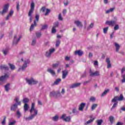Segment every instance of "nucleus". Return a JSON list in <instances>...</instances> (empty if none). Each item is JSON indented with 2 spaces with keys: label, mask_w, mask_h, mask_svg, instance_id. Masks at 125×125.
Returning a JSON list of instances; mask_svg holds the SVG:
<instances>
[{
  "label": "nucleus",
  "mask_w": 125,
  "mask_h": 125,
  "mask_svg": "<svg viewBox=\"0 0 125 125\" xmlns=\"http://www.w3.org/2000/svg\"><path fill=\"white\" fill-rule=\"evenodd\" d=\"M41 36H42V33H41L40 32L36 33V37L37 38H40V37H41Z\"/></svg>",
  "instance_id": "obj_52"
},
{
  "label": "nucleus",
  "mask_w": 125,
  "mask_h": 125,
  "mask_svg": "<svg viewBox=\"0 0 125 125\" xmlns=\"http://www.w3.org/2000/svg\"><path fill=\"white\" fill-rule=\"evenodd\" d=\"M68 70H65L62 71V78L63 79H65L66 77H67V76H68Z\"/></svg>",
  "instance_id": "obj_16"
},
{
  "label": "nucleus",
  "mask_w": 125,
  "mask_h": 125,
  "mask_svg": "<svg viewBox=\"0 0 125 125\" xmlns=\"http://www.w3.org/2000/svg\"><path fill=\"white\" fill-rule=\"evenodd\" d=\"M50 12V10L49 9H46V13L44 14V15L46 16V15H48V13Z\"/></svg>",
  "instance_id": "obj_47"
},
{
  "label": "nucleus",
  "mask_w": 125,
  "mask_h": 125,
  "mask_svg": "<svg viewBox=\"0 0 125 125\" xmlns=\"http://www.w3.org/2000/svg\"><path fill=\"white\" fill-rule=\"evenodd\" d=\"M82 84L81 83H75L69 86L70 88H75L76 87H79L80 85Z\"/></svg>",
  "instance_id": "obj_15"
},
{
  "label": "nucleus",
  "mask_w": 125,
  "mask_h": 125,
  "mask_svg": "<svg viewBox=\"0 0 125 125\" xmlns=\"http://www.w3.org/2000/svg\"><path fill=\"white\" fill-rule=\"evenodd\" d=\"M59 66V63H56L55 64H53L52 65L53 69H55V68H57Z\"/></svg>",
  "instance_id": "obj_40"
},
{
  "label": "nucleus",
  "mask_w": 125,
  "mask_h": 125,
  "mask_svg": "<svg viewBox=\"0 0 125 125\" xmlns=\"http://www.w3.org/2000/svg\"><path fill=\"white\" fill-rule=\"evenodd\" d=\"M114 30L115 31H117V30H119V25H116L115 26H114Z\"/></svg>",
  "instance_id": "obj_55"
},
{
  "label": "nucleus",
  "mask_w": 125,
  "mask_h": 125,
  "mask_svg": "<svg viewBox=\"0 0 125 125\" xmlns=\"http://www.w3.org/2000/svg\"><path fill=\"white\" fill-rule=\"evenodd\" d=\"M13 13H14L13 10H11L10 11L9 14L6 18V20H8V19H9V17H11V16H12V15H13Z\"/></svg>",
  "instance_id": "obj_22"
},
{
  "label": "nucleus",
  "mask_w": 125,
  "mask_h": 125,
  "mask_svg": "<svg viewBox=\"0 0 125 125\" xmlns=\"http://www.w3.org/2000/svg\"><path fill=\"white\" fill-rule=\"evenodd\" d=\"M23 103H25V104H27L28 102H29V99L27 98H24L23 100Z\"/></svg>",
  "instance_id": "obj_39"
},
{
  "label": "nucleus",
  "mask_w": 125,
  "mask_h": 125,
  "mask_svg": "<svg viewBox=\"0 0 125 125\" xmlns=\"http://www.w3.org/2000/svg\"><path fill=\"white\" fill-rule=\"evenodd\" d=\"M61 119L64 120L65 122H70L71 121V117L69 116L66 117V115L63 114L61 117Z\"/></svg>",
  "instance_id": "obj_12"
},
{
  "label": "nucleus",
  "mask_w": 125,
  "mask_h": 125,
  "mask_svg": "<svg viewBox=\"0 0 125 125\" xmlns=\"http://www.w3.org/2000/svg\"><path fill=\"white\" fill-rule=\"evenodd\" d=\"M70 58H71V57L68 56H66L65 57V60H66V61H69V60H70Z\"/></svg>",
  "instance_id": "obj_57"
},
{
  "label": "nucleus",
  "mask_w": 125,
  "mask_h": 125,
  "mask_svg": "<svg viewBox=\"0 0 125 125\" xmlns=\"http://www.w3.org/2000/svg\"><path fill=\"white\" fill-rule=\"evenodd\" d=\"M35 18L37 21H39V19L40 18V16H39V15H37L35 17Z\"/></svg>",
  "instance_id": "obj_59"
},
{
  "label": "nucleus",
  "mask_w": 125,
  "mask_h": 125,
  "mask_svg": "<svg viewBox=\"0 0 125 125\" xmlns=\"http://www.w3.org/2000/svg\"><path fill=\"white\" fill-rule=\"evenodd\" d=\"M54 33H56V29L55 26H53L52 29V33L54 34Z\"/></svg>",
  "instance_id": "obj_45"
},
{
  "label": "nucleus",
  "mask_w": 125,
  "mask_h": 125,
  "mask_svg": "<svg viewBox=\"0 0 125 125\" xmlns=\"http://www.w3.org/2000/svg\"><path fill=\"white\" fill-rule=\"evenodd\" d=\"M29 63H30V60H26L23 61V64L21 67L19 68V69L18 70V72L20 71H24V70H25L26 68L28 67V64H29Z\"/></svg>",
  "instance_id": "obj_4"
},
{
  "label": "nucleus",
  "mask_w": 125,
  "mask_h": 125,
  "mask_svg": "<svg viewBox=\"0 0 125 125\" xmlns=\"http://www.w3.org/2000/svg\"><path fill=\"white\" fill-rule=\"evenodd\" d=\"M100 75V74L99 73V71H96L95 72H92V71H91V69H90V76L91 77H97Z\"/></svg>",
  "instance_id": "obj_14"
},
{
  "label": "nucleus",
  "mask_w": 125,
  "mask_h": 125,
  "mask_svg": "<svg viewBox=\"0 0 125 125\" xmlns=\"http://www.w3.org/2000/svg\"><path fill=\"white\" fill-rule=\"evenodd\" d=\"M116 125H123V123L121 122H118Z\"/></svg>",
  "instance_id": "obj_64"
},
{
  "label": "nucleus",
  "mask_w": 125,
  "mask_h": 125,
  "mask_svg": "<svg viewBox=\"0 0 125 125\" xmlns=\"http://www.w3.org/2000/svg\"><path fill=\"white\" fill-rule=\"evenodd\" d=\"M45 10H46V9L45 8V7H42V12H44V11H45Z\"/></svg>",
  "instance_id": "obj_60"
},
{
  "label": "nucleus",
  "mask_w": 125,
  "mask_h": 125,
  "mask_svg": "<svg viewBox=\"0 0 125 125\" xmlns=\"http://www.w3.org/2000/svg\"><path fill=\"white\" fill-rule=\"evenodd\" d=\"M54 51H55V49L54 48H50L48 51L46 52L45 56L46 57H49V56H50L51 54L54 52Z\"/></svg>",
  "instance_id": "obj_10"
},
{
  "label": "nucleus",
  "mask_w": 125,
  "mask_h": 125,
  "mask_svg": "<svg viewBox=\"0 0 125 125\" xmlns=\"http://www.w3.org/2000/svg\"><path fill=\"white\" fill-rule=\"evenodd\" d=\"M21 39V36H17V35L15 36L14 38V41L13 42V45H16V44H17L19 42V41H20Z\"/></svg>",
  "instance_id": "obj_7"
},
{
  "label": "nucleus",
  "mask_w": 125,
  "mask_h": 125,
  "mask_svg": "<svg viewBox=\"0 0 125 125\" xmlns=\"http://www.w3.org/2000/svg\"><path fill=\"white\" fill-rule=\"evenodd\" d=\"M26 83H28V84H37V83H38V81H36L35 79H33V78L29 79L26 78Z\"/></svg>",
  "instance_id": "obj_5"
},
{
  "label": "nucleus",
  "mask_w": 125,
  "mask_h": 125,
  "mask_svg": "<svg viewBox=\"0 0 125 125\" xmlns=\"http://www.w3.org/2000/svg\"><path fill=\"white\" fill-rule=\"evenodd\" d=\"M105 24L106 25H108L109 26H115L116 24H117V21H106Z\"/></svg>",
  "instance_id": "obj_13"
},
{
  "label": "nucleus",
  "mask_w": 125,
  "mask_h": 125,
  "mask_svg": "<svg viewBox=\"0 0 125 125\" xmlns=\"http://www.w3.org/2000/svg\"><path fill=\"white\" fill-rule=\"evenodd\" d=\"M58 115H56L55 116L52 118V120L53 121H54V122H57V121H58Z\"/></svg>",
  "instance_id": "obj_36"
},
{
  "label": "nucleus",
  "mask_w": 125,
  "mask_h": 125,
  "mask_svg": "<svg viewBox=\"0 0 125 125\" xmlns=\"http://www.w3.org/2000/svg\"><path fill=\"white\" fill-rule=\"evenodd\" d=\"M8 77H9V75L8 74H5L4 76H2L0 77V84H1L0 83H3L5 81H6L7 79H8Z\"/></svg>",
  "instance_id": "obj_8"
},
{
  "label": "nucleus",
  "mask_w": 125,
  "mask_h": 125,
  "mask_svg": "<svg viewBox=\"0 0 125 125\" xmlns=\"http://www.w3.org/2000/svg\"><path fill=\"white\" fill-rule=\"evenodd\" d=\"M45 29H47V25L45 24L42 26V30H45Z\"/></svg>",
  "instance_id": "obj_50"
},
{
  "label": "nucleus",
  "mask_w": 125,
  "mask_h": 125,
  "mask_svg": "<svg viewBox=\"0 0 125 125\" xmlns=\"http://www.w3.org/2000/svg\"><path fill=\"white\" fill-rule=\"evenodd\" d=\"M9 8V4H6L4 5L2 11L0 12V14H1L2 15L5 14V13L7 12Z\"/></svg>",
  "instance_id": "obj_6"
},
{
  "label": "nucleus",
  "mask_w": 125,
  "mask_h": 125,
  "mask_svg": "<svg viewBox=\"0 0 125 125\" xmlns=\"http://www.w3.org/2000/svg\"><path fill=\"white\" fill-rule=\"evenodd\" d=\"M94 120H95V118L94 117L92 119H91L89 121H87L85 123V125H89V124H91V123H92V122H93Z\"/></svg>",
  "instance_id": "obj_26"
},
{
  "label": "nucleus",
  "mask_w": 125,
  "mask_h": 125,
  "mask_svg": "<svg viewBox=\"0 0 125 125\" xmlns=\"http://www.w3.org/2000/svg\"><path fill=\"white\" fill-rule=\"evenodd\" d=\"M115 46L116 47V50L117 52L119 51V50L120 49V45L117 43H115Z\"/></svg>",
  "instance_id": "obj_32"
},
{
  "label": "nucleus",
  "mask_w": 125,
  "mask_h": 125,
  "mask_svg": "<svg viewBox=\"0 0 125 125\" xmlns=\"http://www.w3.org/2000/svg\"><path fill=\"white\" fill-rule=\"evenodd\" d=\"M6 117L4 116L3 120L2 122H1V125H5V121H6Z\"/></svg>",
  "instance_id": "obj_44"
},
{
  "label": "nucleus",
  "mask_w": 125,
  "mask_h": 125,
  "mask_svg": "<svg viewBox=\"0 0 125 125\" xmlns=\"http://www.w3.org/2000/svg\"><path fill=\"white\" fill-rule=\"evenodd\" d=\"M97 125H102V123H103V120H99L97 121Z\"/></svg>",
  "instance_id": "obj_42"
},
{
  "label": "nucleus",
  "mask_w": 125,
  "mask_h": 125,
  "mask_svg": "<svg viewBox=\"0 0 125 125\" xmlns=\"http://www.w3.org/2000/svg\"><path fill=\"white\" fill-rule=\"evenodd\" d=\"M23 62V58H21V60H20V59H19V60H18V63H20V62Z\"/></svg>",
  "instance_id": "obj_61"
},
{
  "label": "nucleus",
  "mask_w": 125,
  "mask_h": 125,
  "mask_svg": "<svg viewBox=\"0 0 125 125\" xmlns=\"http://www.w3.org/2000/svg\"><path fill=\"white\" fill-rule=\"evenodd\" d=\"M106 62L107 64V68L109 69V68H111V62L110 61V59L109 58H106Z\"/></svg>",
  "instance_id": "obj_18"
},
{
  "label": "nucleus",
  "mask_w": 125,
  "mask_h": 125,
  "mask_svg": "<svg viewBox=\"0 0 125 125\" xmlns=\"http://www.w3.org/2000/svg\"><path fill=\"white\" fill-rule=\"evenodd\" d=\"M47 71L48 73H50V74H51L52 76H54L55 75V71L52 69L51 68H49L47 69Z\"/></svg>",
  "instance_id": "obj_17"
},
{
  "label": "nucleus",
  "mask_w": 125,
  "mask_h": 125,
  "mask_svg": "<svg viewBox=\"0 0 125 125\" xmlns=\"http://www.w3.org/2000/svg\"><path fill=\"white\" fill-rule=\"evenodd\" d=\"M29 109V105L27 104H25L24 105V112H27L28 111V109Z\"/></svg>",
  "instance_id": "obj_28"
},
{
  "label": "nucleus",
  "mask_w": 125,
  "mask_h": 125,
  "mask_svg": "<svg viewBox=\"0 0 125 125\" xmlns=\"http://www.w3.org/2000/svg\"><path fill=\"white\" fill-rule=\"evenodd\" d=\"M90 83V81H85L83 83V84L85 85V84H87V83Z\"/></svg>",
  "instance_id": "obj_62"
},
{
  "label": "nucleus",
  "mask_w": 125,
  "mask_h": 125,
  "mask_svg": "<svg viewBox=\"0 0 125 125\" xmlns=\"http://www.w3.org/2000/svg\"><path fill=\"white\" fill-rule=\"evenodd\" d=\"M117 104H118L117 103H114V104H113V105L112 106V107L111 108V110H113V109H114V108H115V107H117Z\"/></svg>",
  "instance_id": "obj_53"
},
{
  "label": "nucleus",
  "mask_w": 125,
  "mask_h": 125,
  "mask_svg": "<svg viewBox=\"0 0 125 125\" xmlns=\"http://www.w3.org/2000/svg\"><path fill=\"white\" fill-rule=\"evenodd\" d=\"M15 101L16 104H14L11 107V111H14L17 108V105H21V102L19 101V98L16 97L15 99Z\"/></svg>",
  "instance_id": "obj_3"
},
{
  "label": "nucleus",
  "mask_w": 125,
  "mask_h": 125,
  "mask_svg": "<svg viewBox=\"0 0 125 125\" xmlns=\"http://www.w3.org/2000/svg\"><path fill=\"white\" fill-rule=\"evenodd\" d=\"M94 26V24H93V23H91L89 26L87 28V30L88 31V30H89L90 29H92Z\"/></svg>",
  "instance_id": "obj_41"
},
{
  "label": "nucleus",
  "mask_w": 125,
  "mask_h": 125,
  "mask_svg": "<svg viewBox=\"0 0 125 125\" xmlns=\"http://www.w3.org/2000/svg\"><path fill=\"white\" fill-rule=\"evenodd\" d=\"M9 85H10V84L8 83L6 85L4 86L5 90L6 91H8V90H9Z\"/></svg>",
  "instance_id": "obj_35"
},
{
  "label": "nucleus",
  "mask_w": 125,
  "mask_h": 125,
  "mask_svg": "<svg viewBox=\"0 0 125 125\" xmlns=\"http://www.w3.org/2000/svg\"><path fill=\"white\" fill-rule=\"evenodd\" d=\"M36 39L33 40L32 41V43H31V44H32V45H35L36 44Z\"/></svg>",
  "instance_id": "obj_54"
},
{
  "label": "nucleus",
  "mask_w": 125,
  "mask_h": 125,
  "mask_svg": "<svg viewBox=\"0 0 125 125\" xmlns=\"http://www.w3.org/2000/svg\"><path fill=\"white\" fill-rule=\"evenodd\" d=\"M94 65L95 67H98V62L97 61H95L94 62Z\"/></svg>",
  "instance_id": "obj_51"
},
{
  "label": "nucleus",
  "mask_w": 125,
  "mask_h": 125,
  "mask_svg": "<svg viewBox=\"0 0 125 125\" xmlns=\"http://www.w3.org/2000/svg\"><path fill=\"white\" fill-rule=\"evenodd\" d=\"M34 24H31L30 28V31H32V30H34V28H35V26H37V22H36V21H34Z\"/></svg>",
  "instance_id": "obj_24"
},
{
  "label": "nucleus",
  "mask_w": 125,
  "mask_h": 125,
  "mask_svg": "<svg viewBox=\"0 0 125 125\" xmlns=\"http://www.w3.org/2000/svg\"><path fill=\"white\" fill-rule=\"evenodd\" d=\"M109 120L111 123V124H113L114 122V117L113 116L109 117Z\"/></svg>",
  "instance_id": "obj_37"
},
{
  "label": "nucleus",
  "mask_w": 125,
  "mask_h": 125,
  "mask_svg": "<svg viewBox=\"0 0 125 125\" xmlns=\"http://www.w3.org/2000/svg\"><path fill=\"white\" fill-rule=\"evenodd\" d=\"M109 90H109V89L105 90L101 94V96L102 97H103V96H105V95H106V94L109 92Z\"/></svg>",
  "instance_id": "obj_27"
},
{
  "label": "nucleus",
  "mask_w": 125,
  "mask_h": 125,
  "mask_svg": "<svg viewBox=\"0 0 125 125\" xmlns=\"http://www.w3.org/2000/svg\"><path fill=\"white\" fill-rule=\"evenodd\" d=\"M108 29H109V27H106L104 28V34H106V33H107V31H108Z\"/></svg>",
  "instance_id": "obj_48"
},
{
  "label": "nucleus",
  "mask_w": 125,
  "mask_h": 125,
  "mask_svg": "<svg viewBox=\"0 0 125 125\" xmlns=\"http://www.w3.org/2000/svg\"><path fill=\"white\" fill-rule=\"evenodd\" d=\"M19 6H20V5H19V2H17V10H19Z\"/></svg>",
  "instance_id": "obj_58"
},
{
  "label": "nucleus",
  "mask_w": 125,
  "mask_h": 125,
  "mask_svg": "<svg viewBox=\"0 0 125 125\" xmlns=\"http://www.w3.org/2000/svg\"><path fill=\"white\" fill-rule=\"evenodd\" d=\"M96 101V98L95 97H91L89 99V101L90 102H95Z\"/></svg>",
  "instance_id": "obj_31"
},
{
  "label": "nucleus",
  "mask_w": 125,
  "mask_h": 125,
  "mask_svg": "<svg viewBox=\"0 0 125 125\" xmlns=\"http://www.w3.org/2000/svg\"><path fill=\"white\" fill-rule=\"evenodd\" d=\"M59 20H61V21H62V20H63V18H62V16L61 14H60L59 15Z\"/></svg>",
  "instance_id": "obj_56"
},
{
  "label": "nucleus",
  "mask_w": 125,
  "mask_h": 125,
  "mask_svg": "<svg viewBox=\"0 0 125 125\" xmlns=\"http://www.w3.org/2000/svg\"><path fill=\"white\" fill-rule=\"evenodd\" d=\"M61 82V79H57L55 82L54 83V84H56V85H57V84H59V83Z\"/></svg>",
  "instance_id": "obj_33"
},
{
  "label": "nucleus",
  "mask_w": 125,
  "mask_h": 125,
  "mask_svg": "<svg viewBox=\"0 0 125 125\" xmlns=\"http://www.w3.org/2000/svg\"><path fill=\"white\" fill-rule=\"evenodd\" d=\"M58 22H56L54 23V27H55V28H56V27H58Z\"/></svg>",
  "instance_id": "obj_63"
},
{
  "label": "nucleus",
  "mask_w": 125,
  "mask_h": 125,
  "mask_svg": "<svg viewBox=\"0 0 125 125\" xmlns=\"http://www.w3.org/2000/svg\"><path fill=\"white\" fill-rule=\"evenodd\" d=\"M97 107V104H93L91 107V109L92 110H94V109H95V108H96Z\"/></svg>",
  "instance_id": "obj_43"
},
{
  "label": "nucleus",
  "mask_w": 125,
  "mask_h": 125,
  "mask_svg": "<svg viewBox=\"0 0 125 125\" xmlns=\"http://www.w3.org/2000/svg\"><path fill=\"white\" fill-rule=\"evenodd\" d=\"M0 68L1 70H5V71L8 70V67L6 65H2L0 66Z\"/></svg>",
  "instance_id": "obj_25"
},
{
  "label": "nucleus",
  "mask_w": 125,
  "mask_h": 125,
  "mask_svg": "<svg viewBox=\"0 0 125 125\" xmlns=\"http://www.w3.org/2000/svg\"><path fill=\"white\" fill-rule=\"evenodd\" d=\"M75 55H79V56H82V54H83V52L81 50L76 51L75 52Z\"/></svg>",
  "instance_id": "obj_20"
},
{
  "label": "nucleus",
  "mask_w": 125,
  "mask_h": 125,
  "mask_svg": "<svg viewBox=\"0 0 125 125\" xmlns=\"http://www.w3.org/2000/svg\"><path fill=\"white\" fill-rule=\"evenodd\" d=\"M9 66L11 69V70H15V65L13 64L9 63Z\"/></svg>",
  "instance_id": "obj_30"
},
{
  "label": "nucleus",
  "mask_w": 125,
  "mask_h": 125,
  "mask_svg": "<svg viewBox=\"0 0 125 125\" xmlns=\"http://www.w3.org/2000/svg\"><path fill=\"white\" fill-rule=\"evenodd\" d=\"M2 52L4 54V55H6V54H7V53H8V49H3L2 50Z\"/></svg>",
  "instance_id": "obj_38"
},
{
  "label": "nucleus",
  "mask_w": 125,
  "mask_h": 125,
  "mask_svg": "<svg viewBox=\"0 0 125 125\" xmlns=\"http://www.w3.org/2000/svg\"><path fill=\"white\" fill-rule=\"evenodd\" d=\"M75 24H76L77 27H79V28L83 27V24H82V22L79 21H75Z\"/></svg>",
  "instance_id": "obj_19"
},
{
  "label": "nucleus",
  "mask_w": 125,
  "mask_h": 125,
  "mask_svg": "<svg viewBox=\"0 0 125 125\" xmlns=\"http://www.w3.org/2000/svg\"><path fill=\"white\" fill-rule=\"evenodd\" d=\"M114 10H115V8L114 7L111 8L109 9L106 11V13L108 14V13H110L111 12H113L114 11Z\"/></svg>",
  "instance_id": "obj_29"
},
{
  "label": "nucleus",
  "mask_w": 125,
  "mask_h": 125,
  "mask_svg": "<svg viewBox=\"0 0 125 125\" xmlns=\"http://www.w3.org/2000/svg\"><path fill=\"white\" fill-rule=\"evenodd\" d=\"M15 124H16V121L15 120L11 121V119H10L9 120L8 125H15Z\"/></svg>",
  "instance_id": "obj_23"
},
{
  "label": "nucleus",
  "mask_w": 125,
  "mask_h": 125,
  "mask_svg": "<svg viewBox=\"0 0 125 125\" xmlns=\"http://www.w3.org/2000/svg\"><path fill=\"white\" fill-rule=\"evenodd\" d=\"M34 9H35V3H34V2H32L30 4V9L28 13V16L30 17L29 20L30 22H32V20H33V17H32V14L34 12Z\"/></svg>",
  "instance_id": "obj_2"
},
{
  "label": "nucleus",
  "mask_w": 125,
  "mask_h": 125,
  "mask_svg": "<svg viewBox=\"0 0 125 125\" xmlns=\"http://www.w3.org/2000/svg\"><path fill=\"white\" fill-rule=\"evenodd\" d=\"M60 44V41L58 40L56 43V46L57 47L59 46Z\"/></svg>",
  "instance_id": "obj_49"
},
{
  "label": "nucleus",
  "mask_w": 125,
  "mask_h": 125,
  "mask_svg": "<svg viewBox=\"0 0 125 125\" xmlns=\"http://www.w3.org/2000/svg\"><path fill=\"white\" fill-rule=\"evenodd\" d=\"M16 115L17 116L18 119H20V117H21V113L20 112V111L19 110H18L17 111Z\"/></svg>",
  "instance_id": "obj_34"
},
{
  "label": "nucleus",
  "mask_w": 125,
  "mask_h": 125,
  "mask_svg": "<svg viewBox=\"0 0 125 125\" xmlns=\"http://www.w3.org/2000/svg\"><path fill=\"white\" fill-rule=\"evenodd\" d=\"M124 100V97L121 94L120 97H115L112 100V102H116V101H122Z\"/></svg>",
  "instance_id": "obj_9"
},
{
  "label": "nucleus",
  "mask_w": 125,
  "mask_h": 125,
  "mask_svg": "<svg viewBox=\"0 0 125 125\" xmlns=\"http://www.w3.org/2000/svg\"><path fill=\"white\" fill-rule=\"evenodd\" d=\"M30 113L31 114L30 116L24 118L26 121H31V120H33V119H34V118L38 115V110L35 108L34 103L32 104L31 108L30 110Z\"/></svg>",
  "instance_id": "obj_1"
},
{
  "label": "nucleus",
  "mask_w": 125,
  "mask_h": 125,
  "mask_svg": "<svg viewBox=\"0 0 125 125\" xmlns=\"http://www.w3.org/2000/svg\"><path fill=\"white\" fill-rule=\"evenodd\" d=\"M55 94H56L55 92H54V91L51 92L50 93V96L51 97H52L54 96L55 95Z\"/></svg>",
  "instance_id": "obj_46"
},
{
  "label": "nucleus",
  "mask_w": 125,
  "mask_h": 125,
  "mask_svg": "<svg viewBox=\"0 0 125 125\" xmlns=\"http://www.w3.org/2000/svg\"><path fill=\"white\" fill-rule=\"evenodd\" d=\"M84 106H85V104L82 103L79 106V110L80 111H83V108H84Z\"/></svg>",
  "instance_id": "obj_21"
},
{
  "label": "nucleus",
  "mask_w": 125,
  "mask_h": 125,
  "mask_svg": "<svg viewBox=\"0 0 125 125\" xmlns=\"http://www.w3.org/2000/svg\"><path fill=\"white\" fill-rule=\"evenodd\" d=\"M125 72V67H123L121 69V77L123 78V79L122 80V83H125V73L124 74Z\"/></svg>",
  "instance_id": "obj_11"
}]
</instances>
